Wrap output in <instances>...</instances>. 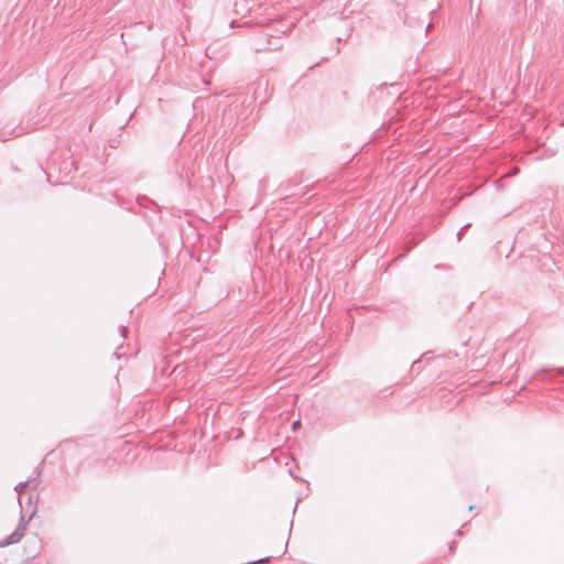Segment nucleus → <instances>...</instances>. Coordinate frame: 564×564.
<instances>
[{
    "label": "nucleus",
    "mask_w": 564,
    "mask_h": 564,
    "mask_svg": "<svg viewBox=\"0 0 564 564\" xmlns=\"http://www.w3.org/2000/svg\"><path fill=\"white\" fill-rule=\"evenodd\" d=\"M282 47V43L279 37L264 34L259 39H254L252 42V48L256 53L278 51Z\"/></svg>",
    "instance_id": "1"
},
{
    "label": "nucleus",
    "mask_w": 564,
    "mask_h": 564,
    "mask_svg": "<svg viewBox=\"0 0 564 564\" xmlns=\"http://www.w3.org/2000/svg\"><path fill=\"white\" fill-rule=\"evenodd\" d=\"M26 529V523H23V518L21 519V522L17 527V529L6 539H3L0 542V546H8L14 543H18L21 541V539L24 535V531Z\"/></svg>",
    "instance_id": "2"
},
{
    "label": "nucleus",
    "mask_w": 564,
    "mask_h": 564,
    "mask_svg": "<svg viewBox=\"0 0 564 564\" xmlns=\"http://www.w3.org/2000/svg\"><path fill=\"white\" fill-rule=\"evenodd\" d=\"M23 133H25V130L23 128H14L12 130H7V129H2L0 131V140L1 141H7L9 139H12L14 137H19V135H22Z\"/></svg>",
    "instance_id": "3"
},
{
    "label": "nucleus",
    "mask_w": 564,
    "mask_h": 564,
    "mask_svg": "<svg viewBox=\"0 0 564 564\" xmlns=\"http://www.w3.org/2000/svg\"><path fill=\"white\" fill-rule=\"evenodd\" d=\"M39 485V480L36 478L34 479H28L26 481H22L20 484H18L15 487H14V490L18 492V495L20 496L26 488H36ZM19 502H21V499L19 498Z\"/></svg>",
    "instance_id": "4"
},
{
    "label": "nucleus",
    "mask_w": 564,
    "mask_h": 564,
    "mask_svg": "<svg viewBox=\"0 0 564 564\" xmlns=\"http://www.w3.org/2000/svg\"><path fill=\"white\" fill-rule=\"evenodd\" d=\"M469 226H470V224H467V225H464V226L459 229V231H458V234H457L458 239H460V237H462L463 232H464V231H465Z\"/></svg>",
    "instance_id": "5"
},
{
    "label": "nucleus",
    "mask_w": 564,
    "mask_h": 564,
    "mask_svg": "<svg viewBox=\"0 0 564 564\" xmlns=\"http://www.w3.org/2000/svg\"><path fill=\"white\" fill-rule=\"evenodd\" d=\"M120 329H121V334H122V336H123V337H126V334L128 333V328H127V327H124V326H121V328H120Z\"/></svg>",
    "instance_id": "6"
},
{
    "label": "nucleus",
    "mask_w": 564,
    "mask_h": 564,
    "mask_svg": "<svg viewBox=\"0 0 564 564\" xmlns=\"http://www.w3.org/2000/svg\"><path fill=\"white\" fill-rule=\"evenodd\" d=\"M269 561V557H265V558H261L257 562H254L253 564H260V563H264V562H268Z\"/></svg>",
    "instance_id": "7"
},
{
    "label": "nucleus",
    "mask_w": 564,
    "mask_h": 564,
    "mask_svg": "<svg viewBox=\"0 0 564 564\" xmlns=\"http://www.w3.org/2000/svg\"><path fill=\"white\" fill-rule=\"evenodd\" d=\"M299 425H300V421H296L293 423L292 429L296 430Z\"/></svg>",
    "instance_id": "8"
}]
</instances>
